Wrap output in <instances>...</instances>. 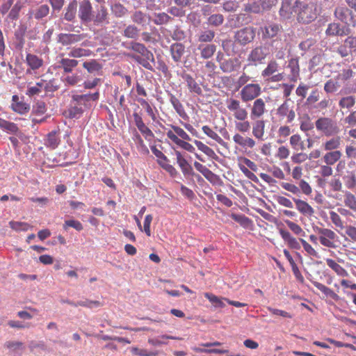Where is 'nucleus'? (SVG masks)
Segmentation results:
<instances>
[{
	"label": "nucleus",
	"mask_w": 356,
	"mask_h": 356,
	"mask_svg": "<svg viewBox=\"0 0 356 356\" xmlns=\"http://www.w3.org/2000/svg\"><path fill=\"white\" fill-rule=\"evenodd\" d=\"M202 131L204 133L207 135L211 138L213 139L217 143L222 144L223 140L218 135L217 133L213 131L209 126H203Z\"/></svg>",
	"instance_id": "obj_52"
},
{
	"label": "nucleus",
	"mask_w": 356,
	"mask_h": 356,
	"mask_svg": "<svg viewBox=\"0 0 356 356\" xmlns=\"http://www.w3.org/2000/svg\"><path fill=\"white\" fill-rule=\"evenodd\" d=\"M26 60L29 66L33 70L39 69L43 65V60L38 56L28 54Z\"/></svg>",
	"instance_id": "obj_30"
},
{
	"label": "nucleus",
	"mask_w": 356,
	"mask_h": 356,
	"mask_svg": "<svg viewBox=\"0 0 356 356\" xmlns=\"http://www.w3.org/2000/svg\"><path fill=\"white\" fill-rule=\"evenodd\" d=\"M341 156V153L340 151H332L326 153L323 156V161L327 165H334L337 161H338Z\"/></svg>",
	"instance_id": "obj_31"
},
{
	"label": "nucleus",
	"mask_w": 356,
	"mask_h": 356,
	"mask_svg": "<svg viewBox=\"0 0 356 356\" xmlns=\"http://www.w3.org/2000/svg\"><path fill=\"white\" fill-rule=\"evenodd\" d=\"M175 155L177 157V162L181 169L182 172L184 175H193V170L192 166L188 163V161L183 157L181 152L175 151Z\"/></svg>",
	"instance_id": "obj_20"
},
{
	"label": "nucleus",
	"mask_w": 356,
	"mask_h": 356,
	"mask_svg": "<svg viewBox=\"0 0 356 356\" xmlns=\"http://www.w3.org/2000/svg\"><path fill=\"white\" fill-rule=\"evenodd\" d=\"M263 40H273L281 37L283 32V26L276 22H267L261 27Z\"/></svg>",
	"instance_id": "obj_5"
},
{
	"label": "nucleus",
	"mask_w": 356,
	"mask_h": 356,
	"mask_svg": "<svg viewBox=\"0 0 356 356\" xmlns=\"http://www.w3.org/2000/svg\"><path fill=\"white\" fill-rule=\"evenodd\" d=\"M3 346L12 353H19L24 349V343L19 341H7Z\"/></svg>",
	"instance_id": "obj_28"
},
{
	"label": "nucleus",
	"mask_w": 356,
	"mask_h": 356,
	"mask_svg": "<svg viewBox=\"0 0 356 356\" xmlns=\"http://www.w3.org/2000/svg\"><path fill=\"white\" fill-rule=\"evenodd\" d=\"M172 40L181 41L186 38L185 32L179 27H176L170 35Z\"/></svg>",
	"instance_id": "obj_58"
},
{
	"label": "nucleus",
	"mask_w": 356,
	"mask_h": 356,
	"mask_svg": "<svg viewBox=\"0 0 356 356\" xmlns=\"http://www.w3.org/2000/svg\"><path fill=\"white\" fill-rule=\"evenodd\" d=\"M224 22V16L222 14H213L208 17L207 23L209 26L218 27Z\"/></svg>",
	"instance_id": "obj_40"
},
{
	"label": "nucleus",
	"mask_w": 356,
	"mask_h": 356,
	"mask_svg": "<svg viewBox=\"0 0 356 356\" xmlns=\"http://www.w3.org/2000/svg\"><path fill=\"white\" fill-rule=\"evenodd\" d=\"M316 127L325 136H330L337 134L339 129L337 123L329 118H320L316 121Z\"/></svg>",
	"instance_id": "obj_7"
},
{
	"label": "nucleus",
	"mask_w": 356,
	"mask_h": 356,
	"mask_svg": "<svg viewBox=\"0 0 356 356\" xmlns=\"http://www.w3.org/2000/svg\"><path fill=\"white\" fill-rule=\"evenodd\" d=\"M256 29L252 26H246L235 32L234 42L240 46H245L254 41Z\"/></svg>",
	"instance_id": "obj_4"
},
{
	"label": "nucleus",
	"mask_w": 356,
	"mask_h": 356,
	"mask_svg": "<svg viewBox=\"0 0 356 356\" xmlns=\"http://www.w3.org/2000/svg\"><path fill=\"white\" fill-rule=\"evenodd\" d=\"M49 13V8L47 5H42L31 12V15L36 19H40L46 17Z\"/></svg>",
	"instance_id": "obj_42"
},
{
	"label": "nucleus",
	"mask_w": 356,
	"mask_h": 356,
	"mask_svg": "<svg viewBox=\"0 0 356 356\" xmlns=\"http://www.w3.org/2000/svg\"><path fill=\"white\" fill-rule=\"evenodd\" d=\"M198 49L200 50L202 58L209 59L213 56L216 51V46L213 44H200Z\"/></svg>",
	"instance_id": "obj_24"
},
{
	"label": "nucleus",
	"mask_w": 356,
	"mask_h": 356,
	"mask_svg": "<svg viewBox=\"0 0 356 356\" xmlns=\"http://www.w3.org/2000/svg\"><path fill=\"white\" fill-rule=\"evenodd\" d=\"M316 230L320 234L319 241L323 245L332 248H336V245L332 240L337 237V235L333 231L329 229L318 227Z\"/></svg>",
	"instance_id": "obj_13"
},
{
	"label": "nucleus",
	"mask_w": 356,
	"mask_h": 356,
	"mask_svg": "<svg viewBox=\"0 0 356 356\" xmlns=\"http://www.w3.org/2000/svg\"><path fill=\"white\" fill-rule=\"evenodd\" d=\"M334 16L348 27L350 25L355 26V22L353 18V12L346 7H337L334 10Z\"/></svg>",
	"instance_id": "obj_12"
},
{
	"label": "nucleus",
	"mask_w": 356,
	"mask_h": 356,
	"mask_svg": "<svg viewBox=\"0 0 356 356\" xmlns=\"http://www.w3.org/2000/svg\"><path fill=\"white\" fill-rule=\"evenodd\" d=\"M185 48V45L181 42H175L170 45V55L175 63L181 62V58L186 52Z\"/></svg>",
	"instance_id": "obj_17"
},
{
	"label": "nucleus",
	"mask_w": 356,
	"mask_h": 356,
	"mask_svg": "<svg viewBox=\"0 0 356 356\" xmlns=\"http://www.w3.org/2000/svg\"><path fill=\"white\" fill-rule=\"evenodd\" d=\"M216 33L211 29L202 30L198 33V42H211L215 38Z\"/></svg>",
	"instance_id": "obj_37"
},
{
	"label": "nucleus",
	"mask_w": 356,
	"mask_h": 356,
	"mask_svg": "<svg viewBox=\"0 0 356 356\" xmlns=\"http://www.w3.org/2000/svg\"><path fill=\"white\" fill-rule=\"evenodd\" d=\"M85 38L84 34L60 33L57 37V42L63 46H69L81 41Z\"/></svg>",
	"instance_id": "obj_14"
},
{
	"label": "nucleus",
	"mask_w": 356,
	"mask_h": 356,
	"mask_svg": "<svg viewBox=\"0 0 356 356\" xmlns=\"http://www.w3.org/2000/svg\"><path fill=\"white\" fill-rule=\"evenodd\" d=\"M132 22L138 25L145 27L149 24L150 18L146 13L140 10H136L131 15Z\"/></svg>",
	"instance_id": "obj_21"
},
{
	"label": "nucleus",
	"mask_w": 356,
	"mask_h": 356,
	"mask_svg": "<svg viewBox=\"0 0 356 356\" xmlns=\"http://www.w3.org/2000/svg\"><path fill=\"white\" fill-rule=\"evenodd\" d=\"M297 210L304 216H312L314 213V209L305 201L293 197Z\"/></svg>",
	"instance_id": "obj_19"
},
{
	"label": "nucleus",
	"mask_w": 356,
	"mask_h": 356,
	"mask_svg": "<svg viewBox=\"0 0 356 356\" xmlns=\"http://www.w3.org/2000/svg\"><path fill=\"white\" fill-rule=\"evenodd\" d=\"M60 67H62L65 72L70 73L73 68L77 66L79 62L74 59L62 58L60 61Z\"/></svg>",
	"instance_id": "obj_33"
},
{
	"label": "nucleus",
	"mask_w": 356,
	"mask_h": 356,
	"mask_svg": "<svg viewBox=\"0 0 356 356\" xmlns=\"http://www.w3.org/2000/svg\"><path fill=\"white\" fill-rule=\"evenodd\" d=\"M0 127L10 133L15 134L18 131L17 126L11 122L6 121L0 118Z\"/></svg>",
	"instance_id": "obj_50"
},
{
	"label": "nucleus",
	"mask_w": 356,
	"mask_h": 356,
	"mask_svg": "<svg viewBox=\"0 0 356 356\" xmlns=\"http://www.w3.org/2000/svg\"><path fill=\"white\" fill-rule=\"evenodd\" d=\"M195 144L197 147V148L203 152L205 154H207L208 156L214 159L215 157H217L215 152L209 146L204 144L202 142L199 140H195Z\"/></svg>",
	"instance_id": "obj_44"
},
{
	"label": "nucleus",
	"mask_w": 356,
	"mask_h": 356,
	"mask_svg": "<svg viewBox=\"0 0 356 356\" xmlns=\"http://www.w3.org/2000/svg\"><path fill=\"white\" fill-rule=\"evenodd\" d=\"M296 20L303 24H308L317 18L316 8L312 3H305L297 0Z\"/></svg>",
	"instance_id": "obj_3"
},
{
	"label": "nucleus",
	"mask_w": 356,
	"mask_h": 356,
	"mask_svg": "<svg viewBox=\"0 0 356 356\" xmlns=\"http://www.w3.org/2000/svg\"><path fill=\"white\" fill-rule=\"evenodd\" d=\"M12 108L15 112L23 114L27 113L29 111L30 106L28 104L20 102L12 104Z\"/></svg>",
	"instance_id": "obj_51"
},
{
	"label": "nucleus",
	"mask_w": 356,
	"mask_h": 356,
	"mask_svg": "<svg viewBox=\"0 0 356 356\" xmlns=\"http://www.w3.org/2000/svg\"><path fill=\"white\" fill-rule=\"evenodd\" d=\"M21 8H22L21 3L20 2L16 3L11 8L8 17L13 20L18 19L19 13Z\"/></svg>",
	"instance_id": "obj_60"
},
{
	"label": "nucleus",
	"mask_w": 356,
	"mask_h": 356,
	"mask_svg": "<svg viewBox=\"0 0 356 356\" xmlns=\"http://www.w3.org/2000/svg\"><path fill=\"white\" fill-rule=\"evenodd\" d=\"M287 42L285 39H282V37L270 40V42L267 46L270 51H271L275 57L277 58H283L285 55V51L287 48Z\"/></svg>",
	"instance_id": "obj_9"
},
{
	"label": "nucleus",
	"mask_w": 356,
	"mask_h": 356,
	"mask_svg": "<svg viewBox=\"0 0 356 356\" xmlns=\"http://www.w3.org/2000/svg\"><path fill=\"white\" fill-rule=\"evenodd\" d=\"M173 18L171 17L168 13H160L155 14L153 22L156 25L167 24L170 22L172 21Z\"/></svg>",
	"instance_id": "obj_39"
},
{
	"label": "nucleus",
	"mask_w": 356,
	"mask_h": 356,
	"mask_svg": "<svg viewBox=\"0 0 356 356\" xmlns=\"http://www.w3.org/2000/svg\"><path fill=\"white\" fill-rule=\"evenodd\" d=\"M181 78L186 82L190 92L195 93L198 95H201L202 94V90L200 86L191 74L184 73L181 74Z\"/></svg>",
	"instance_id": "obj_16"
},
{
	"label": "nucleus",
	"mask_w": 356,
	"mask_h": 356,
	"mask_svg": "<svg viewBox=\"0 0 356 356\" xmlns=\"http://www.w3.org/2000/svg\"><path fill=\"white\" fill-rule=\"evenodd\" d=\"M168 96L170 98V102L172 104L173 108L177 113V114L181 117L182 118H187L186 113L184 108L182 104L180 101L172 93L169 92Z\"/></svg>",
	"instance_id": "obj_25"
},
{
	"label": "nucleus",
	"mask_w": 356,
	"mask_h": 356,
	"mask_svg": "<svg viewBox=\"0 0 356 356\" xmlns=\"http://www.w3.org/2000/svg\"><path fill=\"white\" fill-rule=\"evenodd\" d=\"M133 117L134 119L135 124L138 129V130L144 134L146 137H153L154 134L152 131L145 124L143 121L141 116L137 113H134L133 114Z\"/></svg>",
	"instance_id": "obj_22"
},
{
	"label": "nucleus",
	"mask_w": 356,
	"mask_h": 356,
	"mask_svg": "<svg viewBox=\"0 0 356 356\" xmlns=\"http://www.w3.org/2000/svg\"><path fill=\"white\" fill-rule=\"evenodd\" d=\"M83 67L87 70L89 73H99L102 69V66L96 60L86 61L83 63Z\"/></svg>",
	"instance_id": "obj_38"
},
{
	"label": "nucleus",
	"mask_w": 356,
	"mask_h": 356,
	"mask_svg": "<svg viewBox=\"0 0 356 356\" xmlns=\"http://www.w3.org/2000/svg\"><path fill=\"white\" fill-rule=\"evenodd\" d=\"M343 193L344 205L353 211L356 212V197L348 191H344Z\"/></svg>",
	"instance_id": "obj_29"
},
{
	"label": "nucleus",
	"mask_w": 356,
	"mask_h": 356,
	"mask_svg": "<svg viewBox=\"0 0 356 356\" xmlns=\"http://www.w3.org/2000/svg\"><path fill=\"white\" fill-rule=\"evenodd\" d=\"M108 11L105 6H101L96 15H94L92 6L90 0H83L79 2L78 16L83 24H87L92 22L97 26L108 24Z\"/></svg>",
	"instance_id": "obj_1"
},
{
	"label": "nucleus",
	"mask_w": 356,
	"mask_h": 356,
	"mask_svg": "<svg viewBox=\"0 0 356 356\" xmlns=\"http://www.w3.org/2000/svg\"><path fill=\"white\" fill-rule=\"evenodd\" d=\"M270 54L269 48L263 44L257 45L248 52L246 64L243 66L245 70L248 67H257L266 63L267 57Z\"/></svg>",
	"instance_id": "obj_2"
},
{
	"label": "nucleus",
	"mask_w": 356,
	"mask_h": 356,
	"mask_svg": "<svg viewBox=\"0 0 356 356\" xmlns=\"http://www.w3.org/2000/svg\"><path fill=\"white\" fill-rule=\"evenodd\" d=\"M111 11L116 17H122L127 13V9L119 3L111 6Z\"/></svg>",
	"instance_id": "obj_48"
},
{
	"label": "nucleus",
	"mask_w": 356,
	"mask_h": 356,
	"mask_svg": "<svg viewBox=\"0 0 356 356\" xmlns=\"http://www.w3.org/2000/svg\"><path fill=\"white\" fill-rule=\"evenodd\" d=\"M59 138L56 131H51L47 135L46 145L51 149H55L59 144Z\"/></svg>",
	"instance_id": "obj_46"
},
{
	"label": "nucleus",
	"mask_w": 356,
	"mask_h": 356,
	"mask_svg": "<svg viewBox=\"0 0 356 356\" xmlns=\"http://www.w3.org/2000/svg\"><path fill=\"white\" fill-rule=\"evenodd\" d=\"M288 67L291 69V80H296L297 77L299 75V65H298V60L295 58H292L289 60Z\"/></svg>",
	"instance_id": "obj_43"
},
{
	"label": "nucleus",
	"mask_w": 356,
	"mask_h": 356,
	"mask_svg": "<svg viewBox=\"0 0 356 356\" xmlns=\"http://www.w3.org/2000/svg\"><path fill=\"white\" fill-rule=\"evenodd\" d=\"M132 353L139 356H156L158 355V351H148L145 349H140L136 347L131 348Z\"/></svg>",
	"instance_id": "obj_56"
},
{
	"label": "nucleus",
	"mask_w": 356,
	"mask_h": 356,
	"mask_svg": "<svg viewBox=\"0 0 356 356\" xmlns=\"http://www.w3.org/2000/svg\"><path fill=\"white\" fill-rule=\"evenodd\" d=\"M231 218L242 226H247L250 222V219L243 214L232 213Z\"/></svg>",
	"instance_id": "obj_57"
},
{
	"label": "nucleus",
	"mask_w": 356,
	"mask_h": 356,
	"mask_svg": "<svg viewBox=\"0 0 356 356\" xmlns=\"http://www.w3.org/2000/svg\"><path fill=\"white\" fill-rule=\"evenodd\" d=\"M261 88L258 83H249L244 86L240 91V97L243 102H248L261 95Z\"/></svg>",
	"instance_id": "obj_6"
},
{
	"label": "nucleus",
	"mask_w": 356,
	"mask_h": 356,
	"mask_svg": "<svg viewBox=\"0 0 356 356\" xmlns=\"http://www.w3.org/2000/svg\"><path fill=\"white\" fill-rule=\"evenodd\" d=\"M227 108L233 112L234 118L239 121H244L248 118V111L241 105L240 101L230 98L227 101Z\"/></svg>",
	"instance_id": "obj_8"
},
{
	"label": "nucleus",
	"mask_w": 356,
	"mask_h": 356,
	"mask_svg": "<svg viewBox=\"0 0 356 356\" xmlns=\"http://www.w3.org/2000/svg\"><path fill=\"white\" fill-rule=\"evenodd\" d=\"M67 227H73L77 231H81L83 228L82 224L79 221L74 220H65L63 225V228L67 229Z\"/></svg>",
	"instance_id": "obj_61"
},
{
	"label": "nucleus",
	"mask_w": 356,
	"mask_h": 356,
	"mask_svg": "<svg viewBox=\"0 0 356 356\" xmlns=\"http://www.w3.org/2000/svg\"><path fill=\"white\" fill-rule=\"evenodd\" d=\"M129 49L138 53L140 55L144 54L145 51L147 49V48L143 44L136 42H130Z\"/></svg>",
	"instance_id": "obj_62"
},
{
	"label": "nucleus",
	"mask_w": 356,
	"mask_h": 356,
	"mask_svg": "<svg viewBox=\"0 0 356 356\" xmlns=\"http://www.w3.org/2000/svg\"><path fill=\"white\" fill-rule=\"evenodd\" d=\"M355 104V98L352 95L343 97L339 101V106L341 108L350 109Z\"/></svg>",
	"instance_id": "obj_41"
},
{
	"label": "nucleus",
	"mask_w": 356,
	"mask_h": 356,
	"mask_svg": "<svg viewBox=\"0 0 356 356\" xmlns=\"http://www.w3.org/2000/svg\"><path fill=\"white\" fill-rule=\"evenodd\" d=\"M326 263L338 275L341 277H347L348 275V272L333 259H327Z\"/></svg>",
	"instance_id": "obj_36"
},
{
	"label": "nucleus",
	"mask_w": 356,
	"mask_h": 356,
	"mask_svg": "<svg viewBox=\"0 0 356 356\" xmlns=\"http://www.w3.org/2000/svg\"><path fill=\"white\" fill-rule=\"evenodd\" d=\"M10 227L17 231H26L29 229L30 225L27 224L26 222H17V221H10L9 222Z\"/></svg>",
	"instance_id": "obj_54"
},
{
	"label": "nucleus",
	"mask_w": 356,
	"mask_h": 356,
	"mask_svg": "<svg viewBox=\"0 0 356 356\" xmlns=\"http://www.w3.org/2000/svg\"><path fill=\"white\" fill-rule=\"evenodd\" d=\"M340 143H341V139L339 137L332 138V139H330V140H327L324 144L325 149L329 150V151L336 149L339 147Z\"/></svg>",
	"instance_id": "obj_53"
},
{
	"label": "nucleus",
	"mask_w": 356,
	"mask_h": 356,
	"mask_svg": "<svg viewBox=\"0 0 356 356\" xmlns=\"http://www.w3.org/2000/svg\"><path fill=\"white\" fill-rule=\"evenodd\" d=\"M266 112L267 110L264 100L261 98L256 99L250 108L251 118L259 119Z\"/></svg>",
	"instance_id": "obj_15"
},
{
	"label": "nucleus",
	"mask_w": 356,
	"mask_h": 356,
	"mask_svg": "<svg viewBox=\"0 0 356 356\" xmlns=\"http://www.w3.org/2000/svg\"><path fill=\"white\" fill-rule=\"evenodd\" d=\"M279 65L275 60H271L268 63L266 67L262 71L261 76L263 77H268L278 72Z\"/></svg>",
	"instance_id": "obj_34"
},
{
	"label": "nucleus",
	"mask_w": 356,
	"mask_h": 356,
	"mask_svg": "<svg viewBox=\"0 0 356 356\" xmlns=\"http://www.w3.org/2000/svg\"><path fill=\"white\" fill-rule=\"evenodd\" d=\"M91 54L90 50L82 48H74L68 54L70 57L81 58L83 56H89Z\"/></svg>",
	"instance_id": "obj_45"
},
{
	"label": "nucleus",
	"mask_w": 356,
	"mask_h": 356,
	"mask_svg": "<svg viewBox=\"0 0 356 356\" xmlns=\"http://www.w3.org/2000/svg\"><path fill=\"white\" fill-rule=\"evenodd\" d=\"M350 33V30L348 26L334 22L328 24L325 30L327 37H343L348 35Z\"/></svg>",
	"instance_id": "obj_10"
},
{
	"label": "nucleus",
	"mask_w": 356,
	"mask_h": 356,
	"mask_svg": "<svg viewBox=\"0 0 356 356\" xmlns=\"http://www.w3.org/2000/svg\"><path fill=\"white\" fill-rule=\"evenodd\" d=\"M47 111L46 104L42 101H38L33 106L32 113L35 115H42Z\"/></svg>",
	"instance_id": "obj_55"
},
{
	"label": "nucleus",
	"mask_w": 356,
	"mask_h": 356,
	"mask_svg": "<svg viewBox=\"0 0 356 356\" xmlns=\"http://www.w3.org/2000/svg\"><path fill=\"white\" fill-rule=\"evenodd\" d=\"M140 29L134 24L127 26L123 31L122 35L129 39L137 40L139 37Z\"/></svg>",
	"instance_id": "obj_35"
},
{
	"label": "nucleus",
	"mask_w": 356,
	"mask_h": 356,
	"mask_svg": "<svg viewBox=\"0 0 356 356\" xmlns=\"http://www.w3.org/2000/svg\"><path fill=\"white\" fill-rule=\"evenodd\" d=\"M204 296L215 307L223 308L225 306V303L222 302V300L225 298L221 299L210 293H205Z\"/></svg>",
	"instance_id": "obj_47"
},
{
	"label": "nucleus",
	"mask_w": 356,
	"mask_h": 356,
	"mask_svg": "<svg viewBox=\"0 0 356 356\" xmlns=\"http://www.w3.org/2000/svg\"><path fill=\"white\" fill-rule=\"evenodd\" d=\"M265 122L261 120H257L252 127L253 136L258 138L262 139L264 134Z\"/></svg>",
	"instance_id": "obj_32"
},
{
	"label": "nucleus",
	"mask_w": 356,
	"mask_h": 356,
	"mask_svg": "<svg viewBox=\"0 0 356 356\" xmlns=\"http://www.w3.org/2000/svg\"><path fill=\"white\" fill-rule=\"evenodd\" d=\"M344 44L350 49V51L356 53V37L348 36L344 40Z\"/></svg>",
	"instance_id": "obj_64"
},
{
	"label": "nucleus",
	"mask_w": 356,
	"mask_h": 356,
	"mask_svg": "<svg viewBox=\"0 0 356 356\" xmlns=\"http://www.w3.org/2000/svg\"><path fill=\"white\" fill-rule=\"evenodd\" d=\"M240 65V60L238 58H228L222 61L219 67L224 73H231L239 69Z\"/></svg>",
	"instance_id": "obj_18"
},
{
	"label": "nucleus",
	"mask_w": 356,
	"mask_h": 356,
	"mask_svg": "<svg viewBox=\"0 0 356 356\" xmlns=\"http://www.w3.org/2000/svg\"><path fill=\"white\" fill-rule=\"evenodd\" d=\"M343 179L346 186L348 189H353L356 186V176L352 172H348L346 175L343 176Z\"/></svg>",
	"instance_id": "obj_49"
},
{
	"label": "nucleus",
	"mask_w": 356,
	"mask_h": 356,
	"mask_svg": "<svg viewBox=\"0 0 356 356\" xmlns=\"http://www.w3.org/2000/svg\"><path fill=\"white\" fill-rule=\"evenodd\" d=\"M83 113V109L81 107L77 106H71L68 109V117L70 118H79Z\"/></svg>",
	"instance_id": "obj_59"
},
{
	"label": "nucleus",
	"mask_w": 356,
	"mask_h": 356,
	"mask_svg": "<svg viewBox=\"0 0 356 356\" xmlns=\"http://www.w3.org/2000/svg\"><path fill=\"white\" fill-rule=\"evenodd\" d=\"M168 13L175 17H181L185 16L186 12L183 8L179 6H172L168 10Z\"/></svg>",
	"instance_id": "obj_63"
},
{
	"label": "nucleus",
	"mask_w": 356,
	"mask_h": 356,
	"mask_svg": "<svg viewBox=\"0 0 356 356\" xmlns=\"http://www.w3.org/2000/svg\"><path fill=\"white\" fill-rule=\"evenodd\" d=\"M339 81V79L337 76L329 79L324 85V90L327 93L332 94L337 92L341 88V84Z\"/></svg>",
	"instance_id": "obj_27"
},
{
	"label": "nucleus",
	"mask_w": 356,
	"mask_h": 356,
	"mask_svg": "<svg viewBox=\"0 0 356 356\" xmlns=\"http://www.w3.org/2000/svg\"><path fill=\"white\" fill-rule=\"evenodd\" d=\"M244 10L254 14H261L264 12L260 0H253L251 2L244 4Z\"/></svg>",
	"instance_id": "obj_26"
},
{
	"label": "nucleus",
	"mask_w": 356,
	"mask_h": 356,
	"mask_svg": "<svg viewBox=\"0 0 356 356\" xmlns=\"http://www.w3.org/2000/svg\"><path fill=\"white\" fill-rule=\"evenodd\" d=\"M77 6L78 3L76 0H72L69 3L65 9L63 17L65 20L67 22H72L74 20L77 11Z\"/></svg>",
	"instance_id": "obj_23"
},
{
	"label": "nucleus",
	"mask_w": 356,
	"mask_h": 356,
	"mask_svg": "<svg viewBox=\"0 0 356 356\" xmlns=\"http://www.w3.org/2000/svg\"><path fill=\"white\" fill-rule=\"evenodd\" d=\"M297 0H282L280 15L284 19H290L296 15Z\"/></svg>",
	"instance_id": "obj_11"
}]
</instances>
